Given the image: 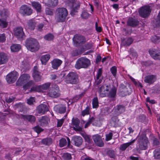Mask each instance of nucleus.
<instances>
[{"label": "nucleus", "instance_id": "obj_1", "mask_svg": "<svg viewBox=\"0 0 160 160\" xmlns=\"http://www.w3.org/2000/svg\"><path fill=\"white\" fill-rule=\"evenodd\" d=\"M148 138L145 135H141L138 139V146L134 149V152L141 153V150H146L148 148Z\"/></svg>", "mask_w": 160, "mask_h": 160}, {"label": "nucleus", "instance_id": "obj_2", "mask_svg": "<svg viewBox=\"0 0 160 160\" xmlns=\"http://www.w3.org/2000/svg\"><path fill=\"white\" fill-rule=\"evenodd\" d=\"M25 45L28 50L32 52H35L39 48V45L37 41L32 38L27 39L26 40Z\"/></svg>", "mask_w": 160, "mask_h": 160}, {"label": "nucleus", "instance_id": "obj_3", "mask_svg": "<svg viewBox=\"0 0 160 160\" xmlns=\"http://www.w3.org/2000/svg\"><path fill=\"white\" fill-rule=\"evenodd\" d=\"M55 14L58 22H63L65 21L68 15V12L66 8H60L56 10Z\"/></svg>", "mask_w": 160, "mask_h": 160}, {"label": "nucleus", "instance_id": "obj_4", "mask_svg": "<svg viewBox=\"0 0 160 160\" xmlns=\"http://www.w3.org/2000/svg\"><path fill=\"white\" fill-rule=\"evenodd\" d=\"M91 64L90 60L85 57H81L77 61L75 65V68L79 69L81 68H87Z\"/></svg>", "mask_w": 160, "mask_h": 160}, {"label": "nucleus", "instance_id": "obj_5", "mask_svg": "<svg viewBox=\"0 0 160 160\" xmlns=\"http://www.w3.org/2000/svg\"><path fill=\"white\" fill-rule=\"evenodd\" d=\"M8 13L7 10L3 9L0 11V27L4 28L7 27L8 22L7 21V18Z\"/></svg>", "mask_w": 160, "mask_h": 160}, {"label": "nucleus", "instance_id": "obj_6", "mask_svg": "<svg viewBox=\"0 0 160 160\" xmlns=\"http://www.w3.org/2000/svg\"><path fill=\"white\" fill-rule=\"evenodd\" d=\"M78 82V75L74 72L69 73L66 78V82L67 83L76 84Z\"/></svg>", "mask_w": 160, "mask_h": 160}, {"label": "nucleus", "instance_id": "obj_7", "mask_svg": "<svg viewBox=\"0 0 160 160\" xmlns=\"http://www.w3.org/2000/svg\"><path fill=\"white\" fill-rule=\"evenodd\" d=\"M111 89V85L110 84H104L101 86L99 88L98 93L99 96L101 97H106L107 94Z\"/></svg>", "mask_w": 160, "mask_h": 160}, {"label": "nucleus", "instance_id": "obj_8", "mask_svg": "<svg viewBox=\"0 0 160 160\" xmlns=\"http://www.w3.org/2000/svg\"><path fill=\"white\" fill-rule=\"evenodd\" d=\"M127 84L124 85V84L121 83L119 88V91L120 94L122 96H124L130 94L131 92V90L129 86L127 87Z\"/></svg>", "mask_w": 160, "mask_h": 160}, {"label": "nucleus", "instance_id": "obj_9", "mask_svg": "<svg viewBox=\"0 0 160 160\" xmlns=\"http://www.w3.org/2000/svg\"><path fill=\"white\" fill-rule=\"evenodd\" d=\"M19 74L15 71H13L8 73L6 76V80L9 84L14 83L17 79Z\"/></svg>", "mask_w": 160, "mask_h": 160}, {"label": "nucleus", "instance_id": "obj_10", "mask_svg": "<svg viewBox=\"0 0 160 160\" xmlns=\"http://www.w3.org/2000/svg\"><path fill=\"white\" fill-rule=\"evenodd\" d=\"M14 35L18 39L21 40L23 39L25 37L23 28L21 27H18L14 29Z\"/></svg>", "mask_w": 160, "mask_h": 160}, {"label": "nucleus", "instance_id": "obj_11", "mask_svg": "<svg viewBox=\"0 0 160 160\" xmlns=\"http://www.w3.org/2000/svg\"><path fill=\"white\" fill-rule=\"evenodd\" d=\"M74 45L76 47L79 46L85 43L86 40L82 36L76 35L73 38Z\"/></svg>", "mask_w": 160, "mask_h": 160}, {"label": "nucleus", "instance_id": "obj_12", "mask_svg": "<svg viewBox=\"0 0 160 160\" xmlns=\"http://www.w3.org/2000/svg\"><path fill=\"white\" fill-rule=\"evenodd\" d=\"M30 77L28 74L22 75L17 81L16 84L17 86H21L25 84L30 79Z\"/></svg>", "mask_w": 160, "mask_h": 160}, {"label": "nucleus", "instance_id": "obj_13", "mask_svg": "<svg viewBox=\"0 0 160 160\" xmlns=\"http://www.w3.org/2000/svg\"><path fill=\"white\" fill-rule=\"evenodd\" d=\"M151 12V9L149 6L142 7L139 10L140 15L142 18H145L148 16Z\"/></svg>", "mask_w": 160, "mask_h": 160}, {"label": "nucleus", "instance_id": "obj_14", "mask_svg": "<svg viewBox=\"0 0 160 160\" xmlns=\"http://www.w3.org/2000/svg\"><path fill=\"white\" fill-rule=\"evenodd\" d=\"M50 86V83H45L42 85L38 86L32 88L31 91H34L38 92H42L44 90H47Z\"/></svg>", "mask_w": 160, "mask_h": 160}, {"label": "nucleus", "instance_id": "obj_15", "mask_svg": "<svg viewBox=\"0 0 160 160\" xmlns=\"http://www.w3.org/2000/svg\"><path fill=\"white\" fill-rule=\"evenodd\" d=\"M20 12L23 15H30L32 13V10L28 6L24 5L21 6Z\"/></svg>", "mask_w": 160, "mask_h": 160}, {"label": "nucleus", "instance_id": "obj_16", "mask_svg": "<svg viewBox=\"0 0 160 160\" xmlns=\"http://www.w3.org/2000/svg\"><path fill=\"white\" fill-rule=\"evenodd\" d=\"M60 95L59 88L58 85L56 84L52 85L51 92V97L56 98L59 97Z\"/></svg>", "mask_w": 160, "mask_h": 160}, {"label": "nucleus", "instance_id": "obj_17", "mask_svg": "<svg viewBox=\"0 0 160 160\" xmlns=\"http://www.w3.org/2000/svg\"><path fill=\"white\" fill-rule=\"evenodd\" d=\"M49 111V108L47 105L45 104H41L37 108V112L41 115Z\"/></svg>", "mask_w": 160, "mask_h": 160}, {"label": "nucleus", "instance_id": "obj_18", "mask_svg": "<svg viewBox=\"0 0 160 160\" xmlns=\"http://www.w3.org/2000/svg\"><path fill=\"white\" fill-rule=\"evenodd\" d=\"M92 138L95 143L98 146L102 147L104 146V143L100 135L98 134L94 135L93 136Z\"/></svg>", "mask_w": 160, "mask_h": 160}, {"label": "nucleus", "instance_id": "obj_19", "mask_svg": "<svg viewBox=\"0 0 160 160\" xmlns=\"http://www.w3.org/2000/svg\"><path fill=\"white\" fill-rule=\"evenodd\" d=\"M32 75L33 78L36 82H38L41 80V73L38 71V68L36 66L34 67Z\"/></svg>", "mask_w": 160, "mask_h": 160}, {"label": "nucleus", "instance_id": "obj_20", "mask_svg": "<svg viewBox=\"0 0 160 160\" xmlns=\"http://www.w3.org/2000/svg\"><path fill=\"white\" fill-rule=\"evenodd\" d=\"M72 124L75 126L73 127L74 130L78 131H82V128L79 126L80 121L78 119L73 118L72 119Z\"/></svg>", "mask_w": 160, "mask_h": 160}, {"label": "nucleus", "instance_id": "obj_21", "mask_svg": "<svg viewBox=\"0 0 160 160\" xmlns=\"http://www.w3.org/2000/svg\"><path fill=\"white\" fill-rule=\"evenodd\" d=\"M72 143L75 146L79 147L82 145L83 140L80 136H76L72 138Z\"/></svg>", "mask_w": 160, "mask_h": 160}, {"label": "nucleus", "instance_id": "obj_22", "mask_svg": "<svg viewBox=\"0 0 160 160\" xmlns=\"http://www.w3.org/2000/svg\"><path fill=\"white\" fill-rule=\"evenodd\" d=\"M114 112L116 115H118L125 111V107L122 105L117 106L114 108Z\"/></svg>", "mask_w": 160, "mask_h": 160}, {"label": "nucleus", "instance_id": "obj_23", "mask_svg": "<svg viewBox=\"0 0 160 160\" xmlns=\"http://www.w3.org/2000/svg\"><path fill=\"white\" fill-rule=\"evenodd\" d=\"M149 52L151 57L155 59H160V51L155 50H149Z\"/></svg>", "mask_w": 160, "mask_h": 160}, {"label": "nucleus", "instance_id": "obj_24", "mask_svg": "<svg viewBox=\"0 0 160 160\" xmlns=\"http://www.w3.org/2000/svg\"><path fill=\"white\" fill-rule=\"evenodd\" d=\"M35 26L36 23L32 19L28 21L25 24V28L31 30H33L35 29Z\"/></svg>", "mask_w": 160, "mask_h": 160}, {"label": "nucleus", "instance_id": "obj_25", "mask_svg": "<svg viewBox=\"0 0 160 160\" xmlns=\"http://www.w3.org/2000/svg\"><path fill=\"white\" fill-rule=\"evenodd\" d=\"M155 75H152L146 76L145 77L144 82L150 84H152L154 83L156 80Z\"/></svg>", "mask_w": 160, "mask_h": 160}, {"label": "nucleus", "instance_id": "obj_26", "mask_svg": "<svg viewBox=\"0 0 160 160\" xmlns=\"http://www.w3.org/2000/svg\"><path fill=\"white\" fill-rule=\"evenodd\" d=\"M121 44L123 46H129L133 42V39L131 38H121Z\"/></svg>", "mask_w": 160, "mask_h": 160}, {"label": "nucleus", "instance_id": "obj_27", "mask_svg": "<svg viewBox=\"0 0 160 160\" xmlns=\"http://www.w3.org/2000/svg\"><path fill=\"white\" fill-rule=\"evenodd\" d=\"M127 25L132 27H135L138 25V21L132 18H130L127 21Z\"/></svg>", "mask_w": 160, "mask_h": 160}, {"label": "nucleus", "instance_id": "obj_28", "mask_svg": "<svg viewBox=\"0 0 160 160\" xmlns=\"http://www.w3.org/2000/svg\"><path fill=\"white\" fill-rule=\"evenodd\" d=\"M119 120L118 117L116 116H114L112 117L111 118L110 123L112 127H117L119 126Z\"/></svg>", "mask_w": 160, "mask_h": 160}, {"label": "nucleus", "instance_id": "obj_29", "mask_svg": "<svg viewBox=\"0 0 160 160\" xmlns=\"http://www.w3.org/2000/svg\"><path fill=\"white\" fill-rule=\"evenodd\" d=\"M62 61L58 59H54L52 62V67L54 69H57L60 66Z\"/></svg>", "mask_w": 160, "mask_h": 160}, {"label": "nucleus", "instance_id": "obj_30", "mask_svg": "<svg viewBox=\"0 0 160 160\" xmlns=\"http://www.w3.org/2000/svg\"><path fill=\"white\" fill-rule=\"evenodd\" d=\"M32 5L33 8L35 9L37 13L40 12L41 11V5L38 2L33 1L32 2Z\"/></svg>", "mask_w": 160, "mask_h": 160}, {"label": "nucleus", "instance_id": "obj_31", "mask_svg": "<svg viewBox=\"0 0 160 160\" xmlns=\"http://www.w3.org/2000/svg\"><path fill=\"white\" fill-rule=\"evenodd\" d=\"M117 92V89L115 87L111 88L109 92L107 94L106 96L109 98H114L115 97Z\"/></svg>", "mask_w": 160, "mask_h": 160}, {"label": "nucleus", "instance_id": "obj_32", "mask_svg": "<svg viewBox=\"0 0 160 160\" xmlns=\"http://www.w3.org/2000/svg\"><path fill=\"white\" fill-rule=\"evenodd\" d=\"M48 118L46 116H42L39 119L38 121L40 125L42 126H45L48 123Z\"/></svg>", "mask_w": 160, "mask_h": 160}, {"label": "nucleus", "instance_id": "obj_33", "mask_svg": "<svg viewBox=\"0 0 160 160\" xmlns=\"http://www.w3.org/2000/svg\"><path fill=\"white\" fill-rule=\"evenodd\" d=\"M22 118L24 119L28 120L31 123H33L35 121V118L34 116L32 115H22Z\"/></svg>", "mask_w": 160, "mask_h": 160}, {"label": "nucleus", "instance_id": "obj_34", "mask_svg": "<svg viewBox=\"0 0 160 160\" xmlns=\"http://www.w3.org/2000/svg\"><path fill=\"white\" fill-rule=\"evenodd\" d=\"M102 73V68H99L98 69V72L96 76V82L97 84H99L101 83L102 78L101 77Z\"/></svg>", "mask_w": 160, "mask_h": 160}, {"label": "nucleus", "instance_id": "obj_35", "mask_svg": "<svg viewBox=\"0 0 160 160\" xmlns=\"http://www.w3.org/2000/svg\"><path fill=\"white\" fill-rule=\"evenodd\" d=\"M8 61V58L6 55L3 52H0V64H4Z\"/></svg>", "mask_w": 160, "mask_h": 160}, {"label": "nucleus", "instance_id": "obj_36", "mask_svg": "<svg viewBox=\"0 0 160 160\" xmlns=\"http://www.w3.org/2000/svg\"><path fill=\"white\" fill-rule=\"evenodd\" d=\"M50 56L49 54H46L41 56L40 59L42 64L45 65L50 59Z\"/></svg>", "mask_w": 160, "mask_h": 160}, {"label": "nucleus", "instance_id": "obj_37", "mask_svg": "<svg viewBox=\"0 0 160 160\" xmlns=\"http://www.w3.org/2000/svg\"><path fill=\"white\" fill-rule=\"evenodd\" d=\"M56 109L59 113H63L65 112L66 107L64 105H61L56 107Z\"/></svg>", "mask_w": 160, "mask_h": 160}, {"label": "nucleus", "instance_id": "obj_38", "mask_svg": "<svg viewBox=\"0 0 160 160\" xmlns=\"http://www.w3.org/2000/svg\"><path fill=\"white\" fill-rule=\"evenodd\" d=\"M135 141V140L134 139L130 142L121 145L119 147L120 149L122 151H124L129 146L133 143Z\"/></svg>", "mask_w": 160, "mask_h": 160}, {"label": "nucleus", "instance_id": "obj_39", "mask_svg": "<svg viewBox=\"0 0 160 160\" xmlns=\"http://www.w3.org/2000/svg\"><path fill=\"white\" fill-rule=\"evenodd\" d=\"M21 46L18 44H13L10 47L11 50L13 52H17L20 49Z\"/></svg>", "mask_w": 160, "mask_h": 160}, {"label": "nucleus", "instance_id": "obj_40", "mask_svg": "<svg viewBox=\"0 0 160 160\" xmlns=\"http://www.w3.org/2000/svg\"><path fill=\"white\" fill-rule=\"evenodd\" d=\"M153 156L155 159L160 160V148H157L154 150Z\"/></svg>", "mask_w": 160, "mask_h": 160}, {"label": "nucleus", "instance_id": "obj_41", "mask_svg": "<svg viewBox=\"0 0 160 160\" xmlns=\"http://www.w3.org/2000/svg\"><path fill=\"white\" fill-rule=\"evenodd\" d=\"M106 154L111 158H115V153L113 150H108L106 152Z\"/></svg>", "mask_w": 160, "mask_h": 160}, {"label": "nucleus", "instance_id": "obj_42", "mask_svg": "<svg viewBox=\"0 0 160 160\" xmlns=\"http://www.w3.org/2000/svg\"><path fill=\"white\" fill-rule=\"evenodd\" d=\"M34 84V82L32 80L29 81L27 82L26 84L23 86L24 89L26 90L28 88L30 87L31 86Z\"/></svg>", "mask_w": 160, "mask_h": 160}, {"label": "nucleus", "instance_id": "obj_43", "mask_svg": "<svg viewBox=\"0 0 160 160\" xmlns=\"http://www.w3.org/2000/svg\"><path fill=\"white\" fill-rule=\"evenodd\" d=\"M152 41L156 43H158L160 42V37L156 35L152 36L151 38Z\"/></svg>", "mask_w": 160, "mask_h": 160}, {"label": "nucleus", "instance_id": "obj_44", "mask_svg": "<svg viewBox=\"0 0 160 160\" xmlns=\"http://www.w3.org/2000/svg\"><path fill=\"white\" fill-rule=\"evenodd\" d=\"M92 105L93 108H97L98 107V102L97 97L94 98L93 99Z\"/></svg>", "mask_w": 160, "mask_h": 160}, {"label": "nucleus", "instance_id": "obj_45", "mask_svg": "<svg viewBox=\"0 0 160 160\" xmlns=\"http://www.w3.org/2000/svg\"><path fill=\"white\" fill-rule=\"evenodd\" d=\"M90 14L85 10H83L81 14V17L84 19H87L89 17Z\"/></svg>", "mask_w": 160, "mask_h": 160}, {"label": "nucleus", "instance_id": "obj_46", "mask_svg": "<svg viewBox=\"0 0 160 160\" xmlns=\"http://www.w3.org/2000/svg\"><path fill=\"white\" fill-rule=\"evenodd\" d=\"M80 8V5H77L75 7L73 8L71 10L70 14L72 16H73L77 12L78 10Z\"/></svg>", "mask_w": 160, "mask_h": 160}, {"label": "nucleus", "instance_id": "obj_47", "mask_svg": "<svg viewBox=\"0 0 160 160\" xmlns=\"http://www.w3.org/2000/svg\"><path fill=\"white\" fill-rule=\"evenodd\" d=\"M67 142L66 139L64 138H62L59 140V145L60 147H63L66 145Z\"/></svg>", "mask_w": 160, "mask_h": 160}, {"label": "nucleus", "instance_id": "obj_48", "mask_svg": "<svg viewBox=\"0 0 160 160\" xmlns=\"http://www.w3.org/2000/svg\"><path fill=\"white\" fill-rule=\"evenodd\" d=\"M62 158L64 160H70L71 158V155L68 153H64L62 156Z\"/></svg>", "mask_w": 160, "mask_h": 160}, {"label": "nucleus", "instance_id": "obj_49", "mask_svg": "<svg viewBox=\"0 0 160 160\" xmlns=\"http://www.w3.org/2000/svg\"><path fill=\"white\" fill-rule=\"evenodd\" d=\"M152 140L153 142L152 144L153 146H156L159 144V142L157 138L155 137H153L152 138Z\"/></svg>", "mask_w": 160, "mask_h": 160}, {"label": "nucleus", "instance_id": "obj_50", "mask_svg": "<svg viewBox=\"0 0 160 160\" xmlns=\"http://www.w3.org/2000/svg\"><path fill=\"white\" fill-rule=\"evenodd\" d=\"M33 129L38 133H40L43 130L42 128H41L38 125L34 127Z\"/></svg>", "mask_w": 160, "mask_h": 160}, {"label": "nucleus", "instance_id": "obj_51", "mask_svg": "<svg viewBox=\"0 0 160 160\" xmlns=\"http://www.w3.org/2000/svg\"><path fill=\"white\" fill-rule=\"evenodd\" d=\"M89 108L88 107H87L86 109L82 111V115L83 116H85L86 115H88L89 113Z\"/></svg>", "mask_w": 160, "mask_h": 160}, {"label": "nucleus", "instance_id": "obj_52", "mask_svg": "<svg viewBox=\"0 0 160 160\" xmlns=\"http://www.w3.org/2000/svg\"><path fill=\"white\" fill-rule=\"evenodd\" d=\"M50 142V139L46 138L43 139L42 141V143L46 145H49Z\"/></svg>", "mask_w": 160, "mask_h": 160}, {"label": "nucleus", "instance_id": "obj_53", "mask_svg": "<svg viewBox=\"0 0 160 160\" xmlns=\"http://www.w3.org/2000/svg\"><path fill=\"white\" fill-rule=\"evenodd\" d=\"M58 4V0H51V7H56Z\"/></svg>", "mask_w": 160, "mask_h": 160}, {"label": "nucleus", "instance_id": "obj_54", "mask_svg": "<svg viewBox=\"0 0 160 160\" xmlns=\"http://www.w3.org/2000/svg\"><path fill=\"white\" fill-rule=\"evenodd\" d=\"M110 70L113 75L115 77L117 73V68L115 66H113L111 68Z\"/></svg>", "mask_w": 160, "mask_h": 160}, {"label": "nucleus", "instance_id": "obj_55", "mask_svg": "<svg viewBox=\"0 0 160 160\" xmlns=\"http://www.w3.org/2000/svg\"><path fill=\"white\" fill-rule=\"evenodd\" d=\"M84 93H82L79 95H76L73 98V101L74 102L77 101L80 98H81L83 95Z\"/></svg>", "mask_w": 160, "mask_h": 160}, {"label": "nucleus", "instance_id": "obj_56", "mask_svg": "<svg viewBox=\"0 0 160 160\" xmlns=\"http://www.w3.org/2000/svg\"><path fill=\"white\" fill-rule=\"evenodd\" d=\"M131 54L133 58H137V54L136 52L132 48H131L130 50Z\"/></svg>", "mask_w": 160, "mask_h": 160}, {"label": "nucleus", "instance_id": "obj_57", "mask_svg": "<svg viewBox=\"0 0 160 160\" xmlns=\"http://www.w3.org/2000/svg\"><path fill=\"white\" fill-rule=\"evenodd\" d=\"M6 37L4 33L0 34V42H3L6 41Z\"/></svg>", "mask_w": 160, "mask_h": 160}, {"label": "nucleus", "instance_id": "obj_58", "mask_svg": "<svg viewBox=\"0 0 160 160\" xmlns=\"http://www.w3.org/2000/svg\"><path fill=\"white\" fill-rule=\"evenodd\" d=\"M64 118H62L60 120L58 119V122L57 124V127H61L64 122Z\"/></svg>", "mask_w": 160, "mask_h": 160}, {"label": "nucleus", "instance_id": "obj_59", "mask_svg": "<svg viewBox=\"0 0 160 160\" xmlns=\"http://www.w3.org/2000/svg\"><path fill=\"white\" fill-rule=\"evenodd\" d=\"M15 98L12 96L7 98L5 99L6 101L8 103H10L12 102L14 100Z\"/></svg>", "mask_w": 160, "mask_h": 160}, {"label": "nucleus", "instance_id": "obj_60", "mask_svg": "<svg viewBox=\"0 0 160 160\" xmlns=\"http://www.w3.org/2000/svg\"><path fill=\"white\" fill-rule=\"evenodd\" d=\"M35 101L34 98L31 97L30 98L27 100V103L31 105L32 104L33 102Z\"/></svg>", "mask_w": 160, "mask_h": 160}, {"label": "nucleus", "instance_id": "obj_61", "mask_svg": "<svg viewBox=\"0 0 160 160\" xmlns=\"http://www.w3.org/2000/svg\"><path fill=\"white\" fill-rule=\"evenodd\" d=\"M112 133L109 132L108 134L106 135V141H108L112 139Z\"/></svg>", "mask_w": 160, "mask_h": 160}, {"label": "nucleus", "instance_id": "obj_62", "mask_svg": "<svg viewBox=\"0 0 160 160\" xmlns=\"http://www.w3.org/2000/svg\"><path fill=\"white\" fill-rule=\"evenodd\" d=\"M83 137L84 138L86 142L88 143H90L91 141V140L89 137L87 135H83Z\"/></svg>", "mask_w": 160, "mask_h": 160}, {"label": "nucleus", "instance_id": "obj_63", "mask_svg": "<svg viewBox=\"0 0 160 160\" xmlns=\"http://www.w3.org/2000/svg\"><path fill=\"white\" fill-rule=\"evenodd\" d=\"M145 119L146 117L144 115H140L139 116V120L140 122H144Z\"/></svg>", "mask_w": 160, "mask_h": 160}, {"label": "nucleus", "instance_id": "obj_64", "mask_svg": "<svg viewBox=\"0 0 160 160\" xmlns=\"http://www.w3.org/2000/svg\"><path fill=\"white\" fill-rule=\"evenodd\" d=\"M43 27V24L42 23L39 24L38 26L37 30L40 31H41Z\"/></svg>", "mask_w": 160, "mask_h": 160}]
</instances>
